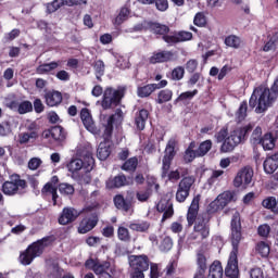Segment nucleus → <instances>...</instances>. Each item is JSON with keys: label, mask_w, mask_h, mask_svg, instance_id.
I'll list each match as a JSON object with an SVG mask.
<instances>
[{"label": "nucleus", "mask_w": 278, "mask_h": 278, "mask_svg": "<svg viewBox=\"0 0 278 278\" xmlns=\"http://www.w3.org/2000/svg\"><path fill=\"white\" fill-rule=\"evenodd\" d=\"M134 31H152L155 36H162V40L168 45V47H175L181 42H190L193 35L188 30H175L170 33V27L166 24H161L153 21L143 20L134 26Z\"/></svg>", "instance_id": "1"}, {"label": "nucleus", "mask_w": 278, "mask_h": 278, "mask_svg": "<svg viewBox=\"0 0 278 278\" xmlns=\"http://www.w3.org/2000/svg\"><path fill=\"white\" fill-rule=\"evenodd\" d=\"M230 244L232 250L229 254L228 263L225 268V275L229 278L240 277V269L238 268V253H240V242L244 240L242 236V222L240 219V213H235L230 222Z\"/></svg>", "instance_id": "2"}, {"label": "nucleus", "mask_w": 278, "mask_h": 278, "mask_svg": "<svg viewBox=\"0 0 278 278\" xmlns=\"http://www.w3.org/2000/svg\"><path fill=\"white\" fill-rule=\"evenodd\" d=\"M199 203H201V194H197L187 211V223L189 227L193 225L192 240H207L210 238V229L212 215L210 213H199Z\"/></svg>", "instance_id": "3"}, {"label": "nucleus", "mask_w": 278, "mask_h": 278, "mask_svg": "<svg viewBox=\"0 0 278 278\" xmlns=\"http://www.w3.org/2000/svg\"><path fill=\"white\" fill-rule=\"evenodd\" d=\"M278 99V77L274 80L270 88L261 85L255 87L250 100L249 106L255 110L256 114H264L268 108H273V104Z\"/></svg>", "instance_id": "4"}, {"label": "nucleus", "mask_w": 278, "mask_h": 278, "mask_svg": "<svg viewBox=\"0 0 278 278\" xmlns=\"http://www.w3.org/2000/svg\"><path fill=\"white\" fill-rule=\"evenodd\" d=\"M51 244V237H43L30 243L23 252L20 253V263L23 266H29L36 257H40L45 253V248Z\"/></svg>", "instance_id": "5"}, {"label": "nucleus", "mask_w": 278, "mask_h": 278, "mask_svg": "<svg viewBox=\"0 0 278 278\" xmlns=\"http://www.w3.org/2000/svg\"><path fill=\"white\" fill-rule=\"evenodd\" d=\"M252 131V124H248L231 131L230 135L222 143L220 153H231V151H233L238 144L244 142L247 138H249V134Z\"/></svg>", "instance_id": "6"}, {"label": "nucleus", "mask_w": 278, "mask_h": 278, "mask_svg": "<svg viewBox=\"0 0 278 278\" xmlns=\"http://www.w3.org/2000/svg\"><path fill=\"white\" fill-rule=\"evenodd\" d=\"M126 91L127 88L123 86L117 87V89L106 87L102 96L101 108L104 110H114V108H118V105L123 103Z\"/></svg>", "instance_id": "7"}, {"label": "nucleus", "mask_w": 278, "mask_h": 278, "mask_svg": "<svg viewBox=\"0 0 278 278\" xmlns=\"http://www.w3.org/2000/svg\"><path fill=\"white\" fill-rule=\"evenodd\" d=\"M9 179L10 180H5L1 187V190L5 197L25 194V190H27V180L21 178V175L18 174H12Z\"/></svg>", "instance_id": "8"}, {"label": "nucleus", "mask_w": 278, "mask_h": 278, "mask_svg": "<svg viewBox=\"0 0 278 278\" xmlns=\"http://www.w3.org/2000/svg\"><path fill=\"white\" fill-rule=\"evenodd\" d=\"M62 61H52L50 63H42L36 68L37 75H54L59 81H71V73L65 70H61L58 73L53 71L60 68Z\"/></svg>", "instance_id": "9"}, {"label": "nucleus", "mask_w": 278, "mask_h": 278, "mask_svg": "<svg viewBox=\"0 0 278 278\" xmlns=\"http://www.w3.org/2000/svg\"><path fill=\"white\" fill-rule=\"evenodd\" d=\"M130 268L134 269L131 278H144V271L149 270L151 261L147 254L130 255L128 257Z\"/></svg>", "instance_id": "10"}, {"label": "nucleus", "mask_w": 278, "mask_h": 278, "mask_svg": "<svg viewBox=\"0 0 278 278\" xmlns=\"http://www.w3.org/2000/svg\"><path fill=\"white\" fill-rule=\"evenodd\" d=\"M231 201H233V192L224 191L223 193L217 195V198L214 201H212L208 204L204 213H207L210 216H212V214H217V212H223V210H225V207H227V205H229Z\"/></svg>", "instance_id": "11"}, {"label": "nucleus", "mask_w": 278, "mask_h": 278, "mask_svg": "<svg viewBox=\"0 0 278 278\" xmlns=\"http://www.w3.org/2000/svg\"><path fill=\"white\" fill-rule=\"evenodd\" d=\"M194 181H197L194 176H185L180 179L176 191L177 203H186V200L190 197V190H192Z\"/></svg>", "instance_id": "12"}, {"label": "nucleus", "mask_w": 278, "mask_h": 278, "mask_svg": "<svg viewBox=\"0 0 278 278\" xmlns=\"http://www.w3.org/2000/svg\"><path fill=\"white\" fill-rule=\"evenodd\" d=\"M194 181H197L194 176H185L180 179L176 191L177 203H186V200L190 197V190H192Z\"/></svg>", "instance_id": "13"}, {"label": "nucleus", "mask_w": 278, "mask_h": 278, "mask_svg": "<svg viewBox=\"0 0 278 278\" xmlns=\"http://www.w3.org/2000/svg\"><path fill=\"white\" fill-rule=\"evenodd\" d=\"M194 181H197L194 176H185L180 179L176 191L177 203H186V200L190 197V190H192Z\"/></svg>", "instance_id": "14"}, {"label": "nucleus", "mask_w": 278, "mask_h": 278, "mask_svg": "<svg viewBox=\"0 0 278 278\" xmlns=\"http://www.w3.org/2000/svg\"><path fill=\"white\" fill-rule=\"evenodd\" d=\"M177 147V140L169 139L162 160V173L163 177L168 175V170H170V164H173V160H175V155H177V151L175 150Z\"/></svg>", "instance_id": "15"}, {"label": "nucleus", "mask_w": 278, "mask_h": 278, "mask_svg": "<svg viewBox=\"0 0 278 278\" xmlns=\"http://www.w3.org/2000/svg\"><path fill=\"white\" fill-rule=\"evenodd\" d=\"M136 194L134 191H127V195H123L122 193H117L113 198V203L116 207V210H119L121 212H129L130 210H134V205L136 201L134 200Z\"/></svg>", "instance_id": "16"}, {"label": "nucleus", "mask_w": 278, "mask_h": 278, "mask_svg": "<svg viewBox=\"0 0 278 278\" xmlns=\"http://www.w3.org/2000/svg\"><path fill=\"white\" fill-rule=\"evenodd\" d=\"M253 175L254 172L251 166H245L241 168L233 179L235 188H249V186H251V182L253 181Z\"/></svg>", "instance_id": "17"}, {"label": "nucleus", "mask_w": 278, "mask_h": 278, "mask_svg": "<svg viewBox=\"0 0 278 278\" xmlns=\"http://www.w3.org/2000/svg\"><path fill=\"white\" fill-rule=\"evenodd\" d=\"M123 110L116 109L115 114L109 116L104 131H103V141L112 142V135L114 134V123H123Z\"/></svg>", "instance_id": "18"}, {"label": "nucleus", "mask_w": 278, "mask_h": 278, "mask_svg": "<svg viewBox=\"0 0 278 278\" xmlns=\"http://www.w3.org/2000/svg\"><path fill=\"white\" fill-rule=\"evenodd\" d=\"M208 261H210V252H207V250L200 249L197 251L195 264L198 266V270L193 278H205Z\"/></svg>", "instance_id": "19"}, {"label": "nucleus", "mask_w": 278, "mask_h": 278, "mask_svg": "<svg viewBox=\"0 0 278 278\" xmlns=\"http://www.w3.org/2000/svg\"><path fill=\"white\" fill-rule=\"evenodd\" d=\"M79 211L75 207H64L58 218L59 225H71L79 218Z\"/></svg>", "instance_id": "20"}, {"label": "nucleus", "mask_w": 278, "mask_h": 278, "mask_svg": "<svg viewBox=\"0 0 278 278\" xmlns=\"http://www.w3.org/2000/svg\"><path fill=\"white\" fill-rule=\"evenodd\" d=\"M112 264L108 261L100 262L99 258H88L85 262V268L88 270H92L94 275H101L103 273L104 268H110Z\"/></svg>", "instance_id": "21"}, {"label": "nucleus", "mask_w": 278, "mask_h": 278, "mask_svg": "<svg viewBox=\"0 0 278 278\" xmlns=\"http://www.w3.org/2000/svg\"><path fill=\"white\" fill-rule=\"evenodd\" d=\"M156 210L160 213H163L162 220H168L175 215V210L173 208V202L170 200L162 199L156 204Z\"/></svg>", "instance_id": "22"}, {"label": "nucleus", "mask_w": 278, "mask_h": 278, "mask_svg": "<svg viewBox=\"0 0 278 278\" xmlns=\"http://www.w3.org/2000/svg\"><path fill=\"white\" fill-rule=\"evenodd\" d=\"M80 121H83V125L87 131H90V134H97V125H94L92 114L88 108L81 109Z\"/></svg>", "instance_id": "23"}, {"label": "nucleus", "mask_w": 278, "mask_h": 278, "mask_svg": "<svg viewBox=\"0 0 278 278\" xmlns=\"http://www.w3.org/2000/svg\"><path fill=\"white\" fill-rule=\"evenodd\" d=\"M80 121H83V125L87 131H90V134H97V125H94L92 114L88 108L81 109Z\"/></svg>", "instance_id": "24"}, {"label": "nucleus", "mask_w": 278, "mask_h": 278, "mask_svg": "<svg viewBox=\"0 0 278 278\" xmlns=\"http://www.w3.org/2000/svg\"><path fill=\"white\" fill-rule=\"evenodd\" d=\"M175 58L173 51L163 50L160 52H153L150 56L149 62L150 64H164V62H170Z\"/></svg>", "instance_id": "25"}, {"label": "nucleus", "mask_w": 278, "mask_h": 278, "mask_svg": "<svg viewBox=\"0 0 278 278\" xmlns=\"http://www.w3.org/2000/svg\"><path fill=\"white\" fill-rule=\"evenodd\" d=\"M125 186H129L127 181V176L125 174H118L115 177H110L106 180V188L108 190H116L118 188H125Z\"/></svg>", "instance_id": "26"}, {"label": "nucleus", "mask_w": 278, "mask_h": 278, "mask_svg": "<svg viewBox=\"0 0 278 278\" xmlns=\"http://www.w3.org/2000/svg\"><path fill=\"white\" fill-rule=\"evenodd\" d=\"M97 225H99V216L92 215L91 217L85 218L79 223L78 233H88L92 231Z\"/></svg>", "instance_id": "27"}, {"label": "nucleus", "mask_w": 278, "mask_h": 278, "mask_svg": "<svg viewBox=\"0 0 278 278\" xmlns=\"http://www.w3.org/2000/svg\"><path fill=\"white\" fill-rule=\"evenodd\" d=\"M149 110L141 109L136 112L135 114V127L138 131H144V128L147 127V121H149Z\"/></svg>", "instance_id": "28"}, {"label": "nucleus", "mask_w": 278, "mask_h": 278, "mask_svg": "<svg viewBox=\"0 0 278 278\" xmlns=\"http://www.w3.org/2000/svg\"><path fill=\"white\" fill-rule=\"evenodd\" d=\"M46 105L49 108H58L63 101L62 92L56 90H49L45 93Z\"/></svg>", "instance_id": "29"}, {"label": "nucleus", "mask_w": 278, "mask_h": 278, "mask_svg": "<svg viewBox=\"0 0 278 278\" xmlns=\"http://www.w3.org/2000/svg\"><path fill=\"white\" fill-rule=\"evenodd\" d=\"M112 154V141H102L98 146L97 157L101 162H105L109 155Z\"/></svg>", "instance_id": "30"}, {"label": "nucleus", "mask_w": 278, "mask_h": 278, "mask_svg": "<svg viewBox=\"0 0 278 278\" xmlns=\"http://www.w3.org/2000/svg\"><path fill=\"white\" fill-rule=\"evenodd\" d=\"M80 160L84 164V168L92 170L94 168V156L92 154V148H86L81 151Z\"/></svg>", "instance_id": "31"}, {"label": "nucleus", "mask_w": 278, "mask_h": 278, "mask_svg": "<svg viewBox=\"0 0 278 278\" xmlns=\"http://www.w3.org/2000/svg\"><path fill=\"white\" fill-rule=\"evenodd\" d=\"M263 168L267 175H273L278 168V153L267 157L263 163Z\"/></svg>", "instance_id": "32"}, {"label": "nucleus", "mask_w": 278, "mask_h": 278, "mask_svg": "<svg viewBox=\"0 0 278 278\" xmlns=\"http://www.w3.org/2000/svg\"><path fill=\"white\" fill-rule=\"evenodd\" d=\"M199 94V89H193L192 91H185L181 92L175 100L174 105H177V103H184L185 105H188L190 101L194 99Z\"/></svg>", "instance_id": "33"}, {"label": "nucleus", "mask_w": 278, "mask_h": 278, "mask_svg": "<svg viewBox=\"0 0 278 278\" xmlns=\"http://www.w3.org/2000/svg\"><path fill=\"white\" fill-rule=\"evenodd\" d=\"M194 149H197V141H191L184 154V160L187 164H190V162H194L197 157H200L199 153Z\"/></svg>", "instance_id": "34"}, {"label": "nucleus", "mask_w": 278, "mask_h": 278, "mask_svg": "<svg viewBox=\"0 0 278 278\" xmlns=\"http://www.w3.org/2000/svg\"><path fill=\"white\" fill-rule=\"evenodd\" d=\"M131 231H137L138 233H149V229H151V223L148 220L142 222H132L128 225Z\"/></svg>", "instance_id": "35"}, {"label": "nucleus", "mask_w": 278, "mask_h": 278, "mask_svg": "<svg viewBox=\"0 0 278 278\" xmlns=\"http://www.w3.org/2000/svg\"><path fill=\"white\" fill-rule=\"evenodd\" d=\"M223 264L220 261H214L208 268L207 278H223Z\"/></svg>", "instance_id": "36"}, {"label": "nucleus", "mask_w": 278, "mask_h": 278, "mask_svg": "<svg viewBox=\"0 0 278 278\" xmlns=\"http://www.w3.org/2000/svg\"><path fill=\"white\" fill-rule=\"evenodd\" d=\"M275 137H273V132H267L261 139V143L264 151H273L275 149Z\"/></svg>", "instance_id": "37"}, {"label": "nucleus", "mask_w": 278, "mask_h": 278, "mask_svg": "<svg viewBox=\"0 0 278 278\" xmlns=\"http://www.w3.org/2000/svg\"><path fill=\"white\" fill-rule=\"evenodd\" d=\"M156 86H154L153 84H148L141 87L137 88V96L140 99H147V97H151V94H153V92H155Z\"/></svg>", "instance_id": "38"}, {"label": "nucleus", "mask_w": 278, "mask_h": 278, "mask_svg": "<svg viewBox=\"0 0 278 278\" xmlns=\"http://www.w3.org/2000/svg\"><path fill=\"white\" fill-rule=\"evenodd\" d=\"M129 14H131V10L129 8L127 7L121 8L119 13L113 21V25H117V26L123 25V23H125V21L129 18Z\"/></svg>", "instance_id": "39"}, {"label": "nucleus", "mask_w": 278, "mask_h": 278, "mask_svg": "<svg viewBox=\"0 0 278 278\" xmlns=\"http://www.w3.org/2000/svg\"><path fill=\"white\" fill-rule=\"evenodd\" d=\"M138 168V156H132L126 160L121 166L122 170H126V173H136Z\"/></svg>", "instance_id": "40"}, {"label": "nucleus", "mask_w": 278, "mask_h": 278, "mask_svg": "<svg viewBox=\"0 0 278 278\" xmlns=\"http://www.w3.org/2000/svg\"><path fill=\"white\" fill-rule=\"evenodd\" d=\"M173 100V90L170 89H162L157 93V98L155 100L159 105H163V103H168V101Z\"/></svg>", "instance_id": "41"}, {"label": "nucleus", "mask_w": 278, "mask_h": 278, "mask_svg": "<svg viewBox=\"0 0 278 278\" xmlns=\"http://www.w3.org/2000/svg\"><path fill=\"white\" fill-rule=\"evenodd\" d=\"M51 134L55 142H64V140H66V130H64L62 126H53L51 128Z\"/></svg>", "instance_id": "42"}, {"label": "nucleus", "mask_w": 278, "mask_h": 278, "mask_svg": "<svg viewBox=\"0 0 278 278\" xmlns=\"http://www.w3.org/2000/svg\"><path fill=\"white\" fill-rule=\"evenodd\" d=\"M248 110H249V102L247 100H243L240 103L239 109L236 112V118H237L238 123H242V121H244L247 118Z\"/></svg>", "instance_id": "43"}, {"label": "nucleus", "mask_w": 278, "mask_h": 278, "mask_svg": "<svg viewBox=\"0 0 278 278\" xmlns=\"http://www.w3.org/2000/svg\"><path fill=\"white\" fill-rule=\"evenodd\" d=\"M226 47H230L231 49H240L242 45V39L236 35H229L225 38Z\"/></svg>", "instance_id": "44"}, {"label": "nucleus", "mask_w": 278, "mask_h": 278, "mask_svg": "<svg viewBox=\"0 0 278 278\" xmlns=\"http://www.w3.org/2000/svg\"><path fill=\"white\" fill-rule=\"evenodd\" d=\"M84 168V161L81 159H73L68 164H67V169L70 173H72L73 177H75V174L78 170H81Z\"/></svg>", "instance_id": "45"}, {"label": "nucleus", "mask_w": 278, "mask_h": 278, "mask_svg": "<svg viewBox=\"0 0 278 278\" xmlns=\"http://www.w3.org/2000/svg\"><path fill=\"white\" fill-rule=\"evenodd\" d=\"M210 151H212V140L210 139L202 141L197 149L199 157H204V155H207Z\"/></svg>", "instance_id": "46"}, {"label": "nucleus", "mask_w": 278, "mask_h": 278, "mask_svg": "<svg viewBox=\"0 0 278 278\" xmlns=\"http://www.w3.org/2000/svg\"><path fill=\"white\" fill-rule=\"evenodd\" d=\"M93 71L96 73V77L98 81H101V77L105 75V63L102 60H98L93 64Z\"/></svg>", "instance_id": "47"}, {"label": "nucleus", "mask_w": 278, "mask_h": 278, "mask_svg": "<svg viewBox=\"0 0 278 278\" xmlns=\"http://www.w3.org/2000/svg\"><path fill=\"white\" fill-rule=\"evenodd\" d=\"M117 238L121 242H131V235L129 233V229L124 226H119L117 228Z\"/></svg>", "instance_id": "48"}, {"label": "nucleus", "mask_w": 278, "mask_h": 278, "mask_svg": "<svg viewBox=\"0 0 278 278\" xmlns=\"http://www.w3.org/2000/svg\"><path fill=\"white\" fill-rule=\"evenodd\" d=\"M185 175H188V169L179 168L169 173L167 172V177L169 181H179V179H181V177H184Z\"/></svg>", "instance_id": "49"}, {"label": "nucleus", "mask_w": 278, "mask_h": 278, "mask_svg": "<svg viewBox=\"0 0 278 278\" xmlns=\"http://www.w3.org/2000/svg\"><path fill=\"white\" fill-rule=\"evenodd\" d=\"M153 194V190L151 189H144L136 192V199L140 203H147L149 199H151V195Z\"/></svg>", "instance_id": "50"}, {"label": "nucleus", "mask_w": 278, "mask_h": 278, "mask_svg": "<svg viewBox=\"0 0 278 278\" xmlns=\"http://www.w3.org/2000/svg\"><path fill=\"white\" fill-rule=\"evenodd\" d=\"M18 114H28V112H34V104L29 100L22 101L17 106Z\"/></svg>", "instance_id": "51"}, {"label": "nucleus", "mask_w": 278, "mask_h": 278, "mask_svg": "<svg viewBox=\"0 0 278 278\" xmlns=\"http://www.w3.org/2000/svg\"><path fill=\"white\" fill-rule=\"evenodd\" d=\"M256 252L261 254L262 257H268V255H270V245L261 241L256 244Z\"/></svg>", "instance_id": "52"}, {"label": "nucleus", "mask_w": 278, "mask_h": 278, "mask_svg": "<svg viewBox=\"0 0 278 278\" xmlns=\"http://www.w3.org/2000/svg\"><path fill=\"white\" fill-rule=\"evenodd\" d=\"M12 134V123L4 121L0 123V137L5 138Z\"/></svg>", "instance_id": "53"}, {"label": "nucleus", "mask_w": 278, "mask_h": 278, "mask_svg": "<svg viewBox=\"0 0 278 278\" xmlns=\"http://www.w3.org/2000/svg\"><path fill=\"white\" fill-rule=\"evenodd\" d=\"M59 191L61 194H65L66 197L75 194V187L67 182H62L59 185Z\"/></svg>", "instance_id": "54"}, {"label": "nucleus", "mask_w": 278, "mask_h": 278, "mask_svg": "<svg viewBox=\"0 0 278 278\" xmlns=\"http://www.w3.org/2000/svg\"><path fill=\"white\" fill-rule=\"evenodd\" d=\"M186 75V68L184 66H177L172 71V79L174 81H181Z\"/></svg>", "instance_id": "55"}, {"label": "nucleus", "mask_w": 278, "mask_h": 278, "mask_svg": "<svg viewBox=\"0 0 278 278\" xmlns=\"http://www.w3.org/2000/svg\"><path fill=\"white\" fill-rule=\"evenodd\" d=\"M229 137V129L227 127H223L219 131H217L214 136L216 142L218 144L224 143L225 140Z\"/></svg>", "instance_id": "56"}, {"label": "nucleus", "mask_w": 278, "mask_h": 278, "mask_svg": "<svg viewBox=\"0 0 278 278\" xmlns=\"http://www.w3.org/2000/svg\"><path fill=\"white\" fill-rule=\"evenodd\" d=\"M159 249H160V251H162V253H168V251H170V249H173V239L170 237H165L161 241Z\"/></svg>", "instance_id": "57"}, {"label": "nucleus", "mask_w": 278, "mask_h": 278, "mask_svg": "<svg viewBox=\"0 0 278 278\" xmlns=\"http://www.w3.org/2000/svg\"><path fill=\"white\" fill-rule=\"evenodd\" d=\"M64 5V0H53L52 2L47 4V10L49 14H53V12H58Z\"/></svg>", "instance_id": "58"}, {"label": "nucleus", "mask_w": 278, "mask_h": 278, "mask_svg": "<svg viewBox=\"0 0 278 278\" xmlns=\"http://www.w3.org/2000/svg\"><path fill=\"white\" fill-rule=\"evenodd\" d=\"M193 25H195L197 27H205V25H207V20L203 12H199L195 14L193 18Z\"/></svg>", "instance_id": "59"}, {"label": "nucleus", "mask_w": 278, "mask_h": 278, "mask_svg": "<svg viewBox=\"0 0 278 278\" xmlns=\"http://www.w3.org/2000/svg\"><path fill=\"white\" fill-rule=\"evenodd\" d=\"M262 127L258 126L253 130L250 140L252 144H260L262 143Z\"/></svg>", "instance_id": "60"}, {"label": "nucleus", "mask_w": 278, "mask_h": 278, "mask_svg": "<svg viewBox=\"0 0 278 278\" xmlns=\"http://www.w3.org/2000/svg\"><path fill=\"white\" fill-rule=\"evenodd\" d=\"M257 235L261 238H268L270 236V225L262 224L257 227Z\"/></svg>", "instance_id": "61"}, {"label": "nucleus", "mask_w": 278, "mask_h": 278, "mask_svg": "<svg viewBox=\"0 0 278 278\" xmlns=\"http://www.w3.org/2000/svg\"><path fill=\"white\" fill-rule=\"evenodd\" d=\"M176 270H177V261L170 260L167 266L165 267L166 277H173Z\"/></svg>", "instance_id": "62"}, {"label": "nucleus", "mask_w": 278, "mask_h": 278, "mask_svg": "<svg viewBox=\"0 0 278 278\" xmlns=\"http://www.w3.org/2000/svg\"><path fill=\"white\" fill-rule=\"evenodd\" d=\"M29 140H37L36 132H24L20 135V140H18L20 144H27Z\"/></svg>", "instance_id": "63"}, {"label": "nucleus", "mask_w": 278, "mask_h": 278, "mask_svg": "<svg viewBox=\"0 0 278 278\" xmlns=\"http://www.w3.org/2000/svg\"><path fill=\"white\" fill-rule=\"evenodd\" d=\"M162 273H160V265L156 263H150V278H160Z\"/></svg>", "instance_id": "64"}]
</instances>
